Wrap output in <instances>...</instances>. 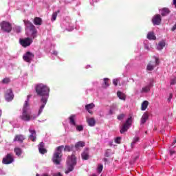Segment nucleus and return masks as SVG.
Masks as SVG:
<instances>
[{
    "instance_id": "4be33fe9",
    "label": "nucleus",
    "mask_w": 176,
    "mask_h": 176,
    "mask_svg": "<svg viewBox=\"0 0 176 176\" xmlns=\"http://www.w3.org/2000/svg\"><path fill=\"white\" fill-rule=\"evenodd\" d=\"M148 118H149V116L148 115V113H144L141 118V124H145Z\"/></svg>"
},
{
    "instance_id": "cd10ccee",
    "label": "nucleus",
    "mask_w": 176,
    "mask_h": 176,
    "mask_svg": "<svg viewBox=\"0 0 176 176\" xmlns=\"http://www.w3.org/2000/svg\"><path fill=\"white\" fill-rule=\"evenodd\" d=\"M148 105H149V102H148V100L143 101V102L142 103L141 109L142 111H146V108H148Z\"/></svg>"
},
{
    "instance_id": "a19ab883",
    "label": "nucleus",
    "mask_w": 176,
    "mask_h": 176,
    "mask_svg": "<svg viewBox=\"0 0 176 176\" xmlns=\"http://www.w3.org/2000/svg\"><path fill=\"white\" fill-rule=\"evenodd\" d=\"M170 85H176V77L171 79Z\"/></svg>"
},
{
    "instance_id": "a211bd4d",
    "label": "nucleus",
    "mask_w": 176,
    "mask_h": 176,
    "mask_svg": "<svg viewBox=\"0 0 176 176\" xmlns=\"http://www.w3.org/2000/svg\"><path fill=\"white\" fill-rule=\"evenodd\" d=\"M14 152L18 157H21V155H23V149L20 147H15L14 149Z\"/></svg>"
},
{
    "instance_id": "c03bdc74",
    "label": "nucleus",
    "mask_w": 176,
    "mask_h": 176,
    "mask_svg": "<svg viewBox=\"0 0 176 176\" xmlns=\"http://www.w3.org/2000/svg\"><path fill=\"white\" fill-rule=\"evenodd\" d=\"M53 176H63V175L61 174V173L58 172V173H54Z\"/></svg>"
},
{
    "instance_id": "5701e85b",
    "label": "nucleus",
    "mask_w": 176,
    "mask_h": 176,
    "mask_svg": "<svg viewBox=\"0 0 176 176\" xmlns=\"http://www.w3.org/2000/svg\"><path fill=\"white\" fill-rule=\"evenodd\" d=\"M33 22L35 25H42V19L40 17H35Z\"/></svg>"
},
{
    "instance_id": "4468645a",
    "label": "nucleus",
    "mask_w": 176,
    "mask_h": 176,
    "mask_svg": "<svg viewBox=\"0 0 176 176\" xmlns=\"http://www.w3.org/2000/svg\"><path fill=\"white\" fill-rule=\"evenodd\" d=\"M29 132L30 133L29 136L30 140L33 142L36 141V131L34 129H30Z\"/></svg>"
},
{
    "instance_id": "bb28decb",
    "label": "nucleus",
    "mask_w": 176,
    "mask_h": 176,
    "mask_svg": "<svg viewBox=\"0 0 176 176\" xmlns=\"http://www.w3.org/2000/svg\"><path fill=\"white\" fill-rule=\"evenodd\" d=\"M85 145H86V144L85 143V142H78L76 144H75V148L76 149H79L80 148H83V146H85Z\"/></svg>"
},
{
    "instance_id": "2eb2a0df",
    "label": "nucleus",
    "mask_w": 176,
    "mask_h": 176,
    "mask_svg": "<svg viewBox=\"0 0 176 176\" xmlns=\"http://www.w3.org/2000/svg\"><path fill=\"white\" fill-rule=\"evenodd\" d=\"M82 160H89L90 155H89V148H85L82 153L81 154Z\"/></svg>"
},
{
    "instance_id": "f03ea898",
    "label": "nucleus",
    "mask_w": 176,
    "mask_h": 176,
    "mask_svg": "<svg viewBox=\"0 0 176 176\" xmlns=\"http://www.w3.org/2000/svg\"><path fill=\"white\" fill-rule=\"evenodd\" d=\"M75 166H76V157L74 155H72L67 158L65 174H69V173L74 171Z\"/></svg>"
},
{
    "instance_id": "58836bf2",
    "label": "nucleus",
    "mask_w": 176,
    "mask_h": 176,
    "mask_svg": "<svg viewBox=\"0 0 176 176\" xmlns=\"http://www.w3.org/2000/svg\"><path fill=\"white\" fill-rule=\"evenodd\" d=\"M76 129L77 131H83V126L82 125H76Z\"/></svg>"
},
{
    "instance_id": "f3484780",
    "label": "nucleus",
    "mask_w": 176,
    "mask_h": 176,
    "mask_svg": "<svg viewBox=\"0 0 176 176\" xmlns=\"http://www.w3.org/2000/svg\"><path fill=\"white\" fill-rule=\"evenodd\" d=\"M38 151L41 155H45L47 151L45 148V143L41 142L38 145Z\"/></svg>"
},
{
    "instance_id": "20e7f679",
    "label": "nucleus",
    "mask_w": 176,
    "mask_h": 176,
    "mask_svg": "<svg viewBox=\"0 0 176 176\" xmlns=\"http://www.w3.org/2000/svg\"><path fill=\"white\" fill-rule=\"evenodd\" d=\"M24 23L27 28H29L30 32H32V37L33 39H35L36 38V34H38V30H36L35 26L30 21H24Z\"/></svg>"
},
{
    "instance_id": "39448f33",
    "label": "nucleus",
    "mask_w": 176,
    "mask_h": 176,
    "mask_svg": "<svg viewBox=\"0 0 176 176\" xmlns=\"http://www.w3.org/2000/svg\"><path fill=\"white\" fill-rule=\"evenodd\" d=\"M0 27L3 32H7L8 34L12 32V24L8 21H2L0 23Z\"/></svg>"
},
{
    "instance_id": "423d86ee",
    "label": "nucleus",
    "mask_w": 176,
    "mask_h": 176,
    "mask_svg": "<svg viewBox=\"0 0 176 176\" xmlns=\"http://www.w3.org/2000/svg\"><path fill=\"white\" fill-rule=\"evenodd\" d=\"M131 123H133V118L131 117H129L127 118L124 125L121 127V129L120 131L121 134L126 133V131H127V130L130 129V127L131 126Z\"/></svg>"
},
{
    "instance_id": "72a5a7b5",
    "label": "nucleus",
    "mask_w": 176,
    "mask_h": 176,
    "mask_svg": "<svg viewBox=\"0 0 176 176\" xmlns=\"http://www.w3.org/2000/svg\"><path fill=\"white\" fill-rule=\"evenodd\" d=\"M35 89H47V86L42 83H39L36 85Z\"/></svg>"
},
{
    "instance_id": "ea45409f",
    "label": "nucleus",
    "mask_w": 176,
    "mask_h": 176,
    "mask_svg": "<svg viewBox=\"0 0 176 176\" xmlns=\"http://www.w3.org/2000/svg\"><path fill=\"white\" fill-rule=\"evenodd\" d=\"M10 78H4L3 80H2V83L6 85L8 83H10Z\"/></svg>"
},
{
    "instance_id": "f257e3e1",
    "label": "nucleus",
    "mask_w": 176,
    "mask_h": 176,
    "mask_svg": "<svg viewBox=\"0 0 176 176\" xmlns=\"http://www.w3.org/2000/svg\"><path fill=\"white\" fill-rule=\"evenodd\" d=\"M49 89H36V93L38 97H41L40 107L38 111V113L35 116L31 115V109L30 108V98L32 97L31 95L27 96V99L25 101L23 107L22 115L21 119L24 122H30L32 119H36L38 116H41V113L43 112V109L47 104V100L49 99Z\"/></svg>"
},
{
    "instance_id": "8fccbe9b",
    "label": "nucleus",
    "mask_w": 176,
    "mask_h": 176,
    "mask_svg": "<svg viewBox=\"0 0 176 176\" xmlns=\"http://www.w3.org/2000/svg\"><path fill=\"white\" fill-rule=\"evenodd\" d=\"M91 176H97V175H96V174H94V175H92Z\"/></svg>"
},
{
    "instance_id": "3c124183",
    "label": "nucleus",
    "mask_w": 176,
    "mask_h": 176,
    "mask_svg": "<svg viewBox=\"0 0 176 176\" xmlns=\"http://www.w3.org/2000/svg\"><path fill=\"white\" fill-rule=\"evenodd\" d=\"M54 54H57V52H54Z\"/></svg>"
},
{
    "instance_id": "e433bc0d",
    "label": "nucleus",
    "mask_w": 176,
    "mask_h": 176,
    "mask_svg": "<svg viewBox=\"0 0 176 176\" xmlns=\"http://www.w3.org/2000/svg\"><path fill=\"white\" fill-rule=\"evenodd\" d=\"M111 153H112V151H111V149H107L105 152L104 156H106V157H109Z\"/></svg>"
},
{
    "instance_id": "9b49d317",
    "label": "nucleus",
    "mask_w": 176,
    "mask_h": 176,
    "mask_svg": "<svg viewBox=\"0 0 176 176\" xmlns=\"http://www.w3.org/2000/svg\"><path fill=\"white\" fill-rule=\"evenodd\" d=\"M153 25H160L162 24V15L157 14L153 16L152 19Z\"/></svg>"
},
{
    "instance_id": "f8f14e48",
    "label": "nucleus",
    "mask_w": 176,
    "mask_h": 176,
    "mask_svg": "<svg viewBox=\"0 0 176 176\" xmlns=\"http://www.w3.org/2000/svg\"><path fill=\"white\" fill-rule=\"evenodd\" d=\"M5 98L8 102L14 98V95L13 94V91H12V89H9L6 91Z\"/></svg>"
},
{
    "instance_id": "603ef678",
    "label": "nucleus",
    "mask_w": 176,
    "mask_h": 176,
    "mask_svg": "<svg viewBox=\"0 0 176 176\" xmlns=\"http://www.w3.org/2000/svg\"><path fill=\"white\" fill-rule=\"evenodd\" d=\"M36 176H40V175H39V174H36Z\"/></svg>"
},
{
    "instance_id": "6e6552de",
    "label": "nucleus",
    "mask_w": 176,
    "mask_h": 176,
    "mask_svg": "<svg viewBox=\"0 0 176 176\" xmlns=\"http://www.w3.org/2000/svg\"><path fill=\"white\" fill-rule=\"evenodd\" d=\"M32 42H34V41L30 37L19 39V43L23 47H28V46H31Z\"/></svg>"
},
{
    "instance_id": "9d476101",
    "label": "nucleus",
    "mask_w": 176,
    "mask_h": 176,
    "mask_svg": "<svg viewBox=\"0 0 176 176\" xmlns=\"http://www.w3.org/2000/svg\"><path fill=\"white\" fill-rule=\"evenodd\" d=\"M35 55L31 52H28L23 56V58L26 63H31Z\"/></svg>"
},
{
    "instance_id": "de8ad7c7",
    "label": "nucleus",
    "mask_w": 176,
    "mask_h": 176,
    "mask_svg": "<svg viewBox=\"0 0 176 176\" xmlns=\"http://www.w3.org/2000/svg\"><path fill=\"white\" fill-rule=\"evenodd\" d=\"M2 116V110L0 109V118Z\"/></svg>"
},
{
    "instance_id": "7ed1b4c3",
    "label": "nucleus",
    "mask_w": 176,
    "mask_h": 176,
    "mask_svg": "<svg viewBox=\"0 0 176 176\" xmlns=\"http://www.w3.org/2000/svg\"><path fill=\"white\" fill-rule=\"evenodd\" d=\"M63 149H64V146H59L56 148L52 157V162L55 164H60L61 162V156H63L61 153L63 152Z\"/></svg>"
},
{
    "instance_id": "c9c22d12",
    "label": "nucleus",
    "mask_w": 176,
    "mask_h": 176,
    "mask_svg": "<svg viewBox=\"0 0 176 176\" xmlns=\"http://www.w3.org/2000/svg\"><path fill=\"white\" fill-rule=\"evenodd\" d=\"M102 168H104V166L102 164H98V168H97V171L98 173H102Z\"/></svg>"
},
{
    "instance_id": "1a4fd4ad",
    "label": "nucleus",
    "mask_w": 176,
    "mask_h": 176,
    "mask_svg": "<svg viewBox=\"0 0 176 176\" xmlns=\"http://www.w3.org/2000/svg\"><path fill=\"white\" fill-rule=\"evenodd\" d=\"M2 162L3 164H12V163L14 162V157H13V154H7V155L3 158Z\"/></svg>"
},
{
    "instance_id": "dca6fc26",
    "label": "nucleus",
    "mask_w": 176,
    "mask_h": 176,
    "mask_svg": "<svg viewBox=\"0 0 176 176\" xmlns=\"http://www.w3.org/2000/svg\"><path fill=\"white\" fill-rule=\"evenodd\" d=\"M160 12H161V16H162V17L168 16V14L171 13V11L168 8H163L160 10Z\"/></svg>"
},
{
    "instance_id": "c85d7f7f",
    "label": "nucleus",
    "mask_w": 176,
    "mask_h": 176,
    "mask_svg": "<svg viewBox=\"0 0 176 176\" xmlns=\"http://www.w3.org/2000/svg\"><path fill=\"white\" fill-rule=\"evenodd\" d=\"M164 46H166V42L164 41H162L158 43L157 48L158 50H162Z\"/></svg>"
},
{
    "instance_id": "09e8293b",
    "label": "nucleus",
    "mask_w": 176,
    "mask_h": 176,
    "mask_svg": "<svg viewBox=\"0 0 176 176\" xmlns=\"http://www.w3.org/2000/svg\"><path fill=\"white\" fill-rule=\"evenodd\" d=\"M174 153H175L174 151H170V155H174Z\"/></svg>"
},
{
    "instance_id": "f704fd0d",
    "label": "nucleus",
    "mask_w": 176,
    "mask_h": 176,
    "mask_svg": "<svg viewBox=\"0 0 176 176\" xmlns=\"http://www.w3.org/2000/svg\"><path fill=\"white\" fill-rule=\"evenodd\" d=\"M72 149H74V145L65 146V148H64V151L65 152H71V151H72Z\"/></svg>"
},
{
    "instance_id": "473e14b6",
    "label": "nucleus",
    "mask_w": 176,
    "mask_h": 176,
    "mask_svg": "<svg viewBox=\"0 0 176 176\" xmlns=\"http://www.w3.org/2000/svg\"><path fill=\"white\" fill-rule=\"evenodd\" d=\"M138 141H140V138L135 136L132 141L131 143V148H134V145H135V144H137V142H138Z\"/></svg>"
},
{
    "instance_id": "ddd939ff",
    "label": "nucleus",
    "mask_w": 176,
    "mask_h": 176,
    "mask_svg": "<svg viewBox=\"0 0 176 176\" xmlns=\"http://www.w3.org/2000/svg\"><path fill=\"white\" fill-rule=\"evenodd\" d=\"M24 140H25V135L18 134L16 135L14 138V142H19V144H23L24 142Z\"/></svg>"
},
{
    "instance_id": "864d4df0",
    "label": "nucleus",
    "mask_w": 176,
    "mask_h": 176,
    "mask_svg": "<svg viewBox=\"0 0 176 176\" xmlns=\"http://www.w3.org/2000/svg\"><path fill=\"white\" fill-rule=\"evenodd\" d=\"M175 143H176V140H175Z\"/></svg>"
},
{
    "instance_id": "6ab92c4d",
    "label": "nucleus",
    "mask_w": 176,
    "mask_h": 176,
    "mask_svg": "<svg viewBox=\"0 0 176 176\" xmlns=\"http://www.w3.org/2000/svg\"><path fill=\"white\" fill-rule=\"evenodd\" d=\"M94 107H96V105L94 104V103H90L85 106V109L89 112V113H93V111H91V109H93Z\"/></svg>"
},
{
    "instance_id": "412c9836",
    "label": "nucleus",
    "mask_w": 176,
    "mask_h": 176,
    "mask_svg": "<svg viewBox=\"0 0 176 176\" xmlns=\"http://www.w3.org/2000/svg\"><path fill=\"white\" fill-rule=\"evenodd\" d=\"M147 39H149V41H156L155 33L153 32H148L147 34Z\"/></svg>"
},
{
    "instance_id": "4c0bfd02",
    "label": "nucleus",
    "mask_w": 176,
    "mask_h": 176,
    "mask_svg": "<svg viewBox=\"0 0 176 176\" xmlns=\"http://www.w3.org/2000/svg\"><path fill=\"white\" fill-rule=\"evenodd\" d=\"M122 141V138L121 137H117L114 139V142L116 144H120V142Z\"/></svg>"
},
{
    "instance_id": "b1692460",
    "label": "nucleus",
    "mask_w": 176,
    "mask_h": 176,
    "mask_svg": "<svg viewBox=\"0 0 176 176\" xmlns=\"http://www.w3.org/2000/svg\"><path fill=\"white\" fill-rule=\"evenodd\" d=\"M87 123L90 127H94L96 126V120L94 118H88Z\"/></svg>"
},
{
    "instance_id": "37998d69",
    "label": "nucleus",
    "mask_w": 176,
    "mask_h": 176,
    "mask_svg": "<svg viewBox=\"0 0 176 176\" xmlns=\"http://www.w3.org/2000/svg\"><path fill=\"white\" fill-rule=\"evenodd\" d=\"M124 118V114H120L118 116V120H122Z\"/></svg>"
},
{
    "instance_id": "49530a36",
    "label": "nucleus",
    "mask_w": 176,
    "mask_h": 176,
    "mask_svg": "<svg viewBox=\"0 0 176 176\" xmlns=\"http://www.w3.org/2000/svg\"><path fill=\"white\" fill-rule=\"evenodd\" d=\"M17 30H17V32H20V31H21L20 27H18V28H17Z\"/></svg>"
},
{
    "instance_id": "5fc2aeb1",
    "label": "nucleus",
    "mask_w": 176,
    "mask_h": 176,
    "mask_svg": "<svg viewBox=\"0 0 176 176\" xmlns=\"http://www.w3.org/2000/svg\"><path fill=\"white\" fill-rule=\"evenodd\" d=\"M104 160H107V159L104 158Z\"/></svg>"
},
{
    "instance_id": "393cba45",
    "label": "nucleus",
    "mask_w": 176,
    "mask_h": 176,
    "mask_svg": "<svg viewBox=\"0 0 176 176\" xmlns=\"http://www.w3.org/2000/svg\"><path fill=\"white\" fill-rule=\"evenodd\" d=\"M75 115H72L69 118V124H71V126H76V122H75Z\"/></svg>"
},
{
    "instance_id": "aec40b11",
    "label": "nucleus",
    "mask_w": 176,
    "mask_h": 176,
    "mask_svg": "<svg viewBox=\"0 0 176 176\" xmlns=\"http://www.w3.org/2000/svg\"><path fill=\"white\" fill-rule=\"evenodd\" d=\"M117 96L120 100H122V101H126V94L124 93L119 91L117 92Z\"/></svg>"
},
{
    "instance_id": "0eeeda50",
    "label": "nucleus",
    "mask_w": 176,
    "mask_h": 176,
    "mask_svg": "<svg viewBox=\"0 0 176 176\" xmlns=\"http://www.w3.org/2000/svg\"><path fill=\"white\" fill-rule=\"evenodd\" d=\"M160 63L159 58H155V60L150 61L146 66V71H153Z\"/></svg>"
},
{
    "instance_id": "a18cd8bd",
    "label": "nucleus",
    "mask_w": 176,
    "mask_h": 176,
    "mask_svg": "<svg viewBox=\"0 0 176 176\" xmlns=\"http://www.w3.org/2000/svg\"><path fill=\"white\" fill-rule=\"evenodd\" d=\"M171 98H173V94H170L169 98H168V102L171 101Z\"/></svg>"
},
{
    "instance_id": "6e6d98bb",
    "label": "nucleus",
    "mask_w": 176,
    "mask_h": 176,
    "mask_svg": "<svg viewBox=\"0 0 176 176\" xmlns=\"http://www.w3.org/2000/svg\"><path fill=\"white\" fill-rule=\"evenodd\" d=\"M150 87H152V85Z\"/></svg>"
},
{
    "instance_id": "a878e982",
    "label": "nucleus",
    "mask_w": 176,
    "mask_h": 176,
    "mask_svg": "<svg viewBox=\"0 0 176 176\" xmlns=\"http://www.w3.org/2000/svg\"><path fill=\"white\" fill-rule=\"evenodd\" d=\"M118 109V106L116 104H113L110 110L109 111V115H113V113H115V111Z\"/></svg>"
},
{
    "instance_id": "2f4dec72",
    "label": "nucleus",
    "mask_w": 176,
    "mask_h": 176,
    "mask_svg": "<svg viewBox=\"0 0 176 176\" xmlns=\"http://www.w3.org/2000/svg\"><path fill=\"white\" fill-rule=\"evenodd\" d=\"M110 83H109V78H105L103 79V86H104V87H108L109 86Z\"/></svg>"
},
{
    "instance_id": "7c9ffc66",
    "label": "nucleus",
    "mask_w": 176,
    "mask_h": 176,
    "mask_svg": "<svg viewBox=\"0 0 176 176\" xmlns=\"http://www.w3.org/2000/svg\"><path fill=\"white\" fill-rule=\"evenodd\" d=\"M113 85L116 87L120 86V78H118L113 79Z\"/></svg>"
},
{
    "instance_id": "c756f323",
    "label": "nucleus",
    "mask_w": 176,
    "mask_h": 176,
    "mask_svg": "<svg viewBox=\"0 0 176 176\" xmlns=\"http://www.w3.org/2000/svg\"><path fill=\"white\" fill-rule=\"evenodd\" d=\"M58 13H60L59 10L52 14V18H51L52 21H56V19H57V14H58Z\"/></svg>"
},
{
    "instance_id": "79ce46f5",
    "label": "nucleus",
    "mask_w": 176,
    "mask_h": 176,
    "mask_svg": "<svg viewBox=\"0 0 176 176\" xmlns=\"http://www.w3.org/2000/svg\"><path fill=\"white\" fill-rule=\"evenodd\" d=\"M141 93H143V94L149 93V89H142L141 91Z\"/></svg>"
}]
</instances>
